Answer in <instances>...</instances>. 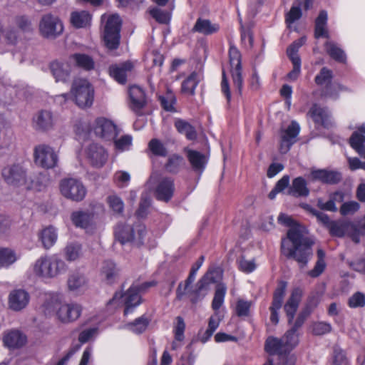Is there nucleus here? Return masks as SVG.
Segmentation results:
<instances>
[{"mask_svg": "<svg viewBox=\"0 0 365 365\" xmlns=\"http://www.w3.org/2000/svg\"><path fill=\"white\" fill-rule=\"evenodd\" d=\"M139 289L136 286H131L128 291L123 295L121 293L116 292L113 297L109 300L108 304H119V301L125 297V308L124 314L126 315L129 312H132L133 308L137 307L140 303V296L139 295Z\"/></svg>", "mask_w": 365, "mask_h": 365, "instance_id": "nucleus-13", "label": "nucleus"}, {"mask_svg": "<svg viewBox=\"0 0 365 365\" xmlns=\"http://www.w3.org/2000/svg\"><path fill=\"white\" fill-rule=\"evenodd\" d=\"M49 182V178L48 175L44 173H39L36 180H32L31 183L28 184L29 188H35L38 190L44 188Z\"/></svg>", "mask_w": 365, "mask_h": 365, "instance_id": "nucleus-58", "label": "nucleus"}, {"mask_svg": "<svg viewBox=\"0 0 365 365\" xmlns=\"http://www.w3.org/2000/svg\"><path fill=\"white\" fill-rule=\"evenodd\" d=\"M34 158L36 165L44 169L55 168L58 161L57 153L52 147L45 144L35 147Z\"/></svg>", "mask_w": 365, "mask_h": 365, "instance_id": "nucleus-9", "label": "nucleus"}, {"mask_svg": "<svg viewBox=\"0 0 365 365\" xmlns=\"http://www.w3.org/2000/svg\"><path fill=\"white\" fill-rule=\"evenodd\" d=\"M2 175L5 180L13 185H27L26 173L22 166L14 165L3 170Z\"/></svg>", "mask_w": 365, "mask_h": 365, "instance_id": "nucleus-14", "label": "nucleus"}, {"mask_svg": "<svg viewBox=\"0 0 365 365\" xmlns=\"http://www.w3.org/2000/svg\"><path fill=\"white\" fill-rule=\"evenodd\" d=\"M150 206V199L147 196H142L139 205V207L136 211V215L138 217H145L148 212V208Z\"/></svg>", "mask_w": 365, "mask_h": 365, "instance_id": "nucleus-64", "label": "nucleus"}, {"mask_svg": "<svg viewBox=\"0 0 365 365\" xmlns=\"http://www.w3.org/2000/svg\"><path fill=\"white\" fill-rule=\"evenodd\" d=\"M227 292V287L224 283H218L216 285L214 298L212 302V308L217 311L224 302L225 296Z\"/></svg>", "mask_w": 365, "mask_h": 365, "instance_id": "nucleus-43", "label": "nucleus"}, {"mask_svg": "<svg viewBox=\"0 0 365 365\" xmlns=\"http://www.w3.org/2000/svg\"><path fill=\"white\" fill-rule=\"evenodd\" d=\"M64 252L67 260L74 261L81 256V246L77 243H71L65 247Z\"/></svg>", "mask_w": 365, "mask_h": 365, "instance_id": "nucleus-47", "label": "nucleus"}, {"mask_svg": "<svg viewBox=\"0 0 365 365\" xmlns=\"http://www.w3.org/2000/svg\"><path fill=\"white\" fill-rule=\"evenodd\" d=\"M174 125L176 130L181 134H183L190 140H194L197 135L195 128L187 121L178 118L175 120Z\"/></svg>", "mask_w": 365, "mask_h": 365, "instance_id": "nucleus-38", "label": "nucleus"}, {"mask_svg": "<svg viewBox=\"0 0 365 365\" xmlns=\"http://www.w3.org/2000/svg\"><path fill=\"white\" fill-rule=\"evenodd\" d=\"M159 100L162 107L166 111L173 112L175 110L174 105L176 103V98L175 94L170 90L168 89L165 96H160Z\"/></svg>", "mask_w": 365, "mask_h": 365, "instance_id": "nucleus-46", "label": "nucleus"}, {"mask_svg": "<svg viewBox=\"0 0 365 365\" xmlns=\"http://www.w3.org/2000/svg\"><path fill=\"white\" fill-rule=\"evenodd\" d=\"M306 38L302 37L297 41H294L287 50V53L291 61H293L294 58H300L297 54L299 48L305 43Z\"/></svg>", "mask_w": 365, "mask_h": 365, "instance_id": "nucleus-54", "label": "nucleus"}, {"mask_svg": "<svg viewBox=\"0 0 365 365\" xmlns=\"http://www.w3.org/2000/svg\"><path fill=\"white\" fill-rule=\"evenodd\" d=\"M331 71L326 67H323L320 70V72L316 76L314 81L315 83L319 86H322L323 84H325L326 86L327 84L331 83Z\"/></svg>", "mask_w": 365, "mask_h": 365, "instance_id": "nucleus-51", "label": "nucleus"}, {"mask_svg": "<svg viewBox=\"0 0 365 365\" xmlns=\"http://www.w3.org/2000/svg\"><path fill=\"white\" fill-rule=\"evenodd\" d=\"M71 220L73 224L80 227H87L91 220V215L83 211H76L72 213Z\"/></svg>", "mask_w": 365, "mask_h": 365, "instance_id": "nucleus-44", "label": "nucleus"}, {"mask_svg": "<svg viewBox=\"0 0 365 365\" xmlns=\"http://www.w3.org/2000/svg\"><path fill=\"white\" fill-rule=\"evenodd\" d=\"M220 26L217 24H212L210 20L197 19L192 31L198 32L204 35H211L217 32Z\"/></svg>", "mask_w": 365, "mask_h": 365, "instance_id": "nucleus-31", "label": "nucleus"}, {"mask_svg": "<svg viewBox=\"0 0 365 365\" xmlns=\"http://www.w3.org/2000/svg\"><path fill=\"white\" fill-rule=\"evenodd\" d=\"M187 158L193 170L202 173L207 163V156L199 151L189 150Z\"/></svg>", "mask_w": 365, "mask_h": 365, "instance_id": "nucleus-27", "label": "nucleus"}, {"mask_svg": "<svg viewBox=\"0 0 365 365\" xmlns=\"http://www.w3.org/2000/svg\"><path fill=\"white\" fill-rule=\"evenodd\" d=\"M107 202L112 210L116 214H122L124 209L123 200L116 195H110L107 197Z\"/></svg>", "mask_w": 365, "mask_h": 365, "instance_id": "nucleus-55", "label": "nucleus"}, {"mask_svg": "<svg viewBox=\"0 0 365 365\" xmlns=\"http://www.w3.org/2000/svg\"><path fill=\"white\" fill-rule=\"evenodd\" d=\"M102 20L105 21L103 34L105 46L110 50L116 49L120 44L121 19L118 14H112L102 16Z\"/></svg>", "mask_w": 365, "mask_h": 365, "instance_id": "nucleus-5", "label": "nucleus"}, {"mask_svg": "<svg viewBox=\"0 0 365 365\" xmlns=\"http://www.w3.org/2000/svg\"><path fill=\"white\" fill-rule=\"evenodd\" d=\"M70 61L77 67L85 71L93 70L95 66V63L92 57L85 53H74L70 56Z\"/></svg>", "mask_w": 365, "mask_h": 365, "instance_id": "nucleus-34", "label": "nucleus"}, {"mask_svg": "<svg viewBox=\"0 0 365 365\" xmlns=\"http://www.w3.org/2000/svg\"><path fill=\"white\" fill-rule=\"evenodd\" d=\"M282 339L288 353L294 349L299 342V334L291 328L285 332Z\"/></svg>", "mask_w": 365, "mask_h": 365, "instance_id": "nucleus-41", "label": "nucleus"}, {"mask_svg": "<svg viewBox=\"0 0 365 365\" xmlns=\"http://www.w3.org/2000/svg\"><path fill=\"white\" fill-rule=\"evenodd\" d=\"M327 12L324 10L321 11L315 20L314 36L316 38L329 37L327 28Z\"/></svg>", "mask_w": 365, "mask_h": 365, "instance_id": "nucleus-33", "label": "nucleus"}, {"mask_svg": "<svg viewBox=\"0 0 365 365\" xmlns=\"http://www.w3.org/2000/svg\"><path fill=\"white\" fill-rule=\"evenodd\" d=\"M91 18L87 11H75L71 14L70 22L76 29L86 28L91 24Z\"/></svg>", "mask_w": 365, "mask_h": 365, "instance_id": "nucleus-30", "label": "nucleus"}, {"mask_svg": "<svg viewBox=\"0 0 365 365\" xmlns=\"http://www.w3.org/2000/svg\"><path fill=\"white\" fill-rule=\"evenodd\" d=\"M92 128L97 137L105 140H114L118 134L113 122L103 117L97 118Z\"/></svg>", "mask_w": 365, "mask_h": 365, "instance_id": "nucleus-12", "label": "nucleus"}, {"mask_svg": "<svg viewBox=\"0 0 365 365\" xmlns=\"http://www.w3.org/2000/svg\"><path fill=\"white\" fill-rule=\"evenodd\" d=\"M324 47L327 53L331 58L335 61L344 63L346 61V55L344 51L332 41H327L324 44Z\"/></svg>", "mask_w": 365, "mask_h": 365, "instance_id": "nucleus-40", "label": "nucleus"}, {"mask_svg": "<svg viewBox=\"0 0 365 365\" xmlns=\"http://www.w3.org/2000/svg\"><path fill=\"white\" fill-rule=\"evenodd\" d=\"M317 303L318 301L314 297L309 298L306 308L299 313L294 322H292L291 329L297 331L304 324L312 310L317 307Z\"/></svg>", "mask_w": 365, "mask_h": 365, "instance_id": "nucleus-29", "label": "nucleus"}, {"mask_svg": "<svg viewBox=\"0 0 365 365\" xmlns=\"http://www.w3.org/2000/svg\"><path fill=\"white\" fill-rule=\"evenodd\" d=\"M54 123V117L50 110H41L33 117V128L39 132H46L52 129Z\"/></svg>", "mask_w": 365, "mask_h": 365, "instance_id": "nucleus-15", "label": "nucleus"}, {"mask_svg": "<svg viewBox=\"0 0 365 365\" xmlns=\"http://www.w3.org/2000/svg\"><path fill=\"white\" fill-rule=\"evenodd\" d=\"M129 96L131 109L136 113H140L147 103L145 91L139 86H133L130 87Z\"/></svg>", "mask_w": 365, "mask_h": 365, "instance_id": "nucleus-21", "label": "nucleus"}, {"mask_svg": "<svg viewBox=\"0 0 365 365\" xmlns=\"http://www.w3.org/2000/svg\"><path fill=\"white\" fill-rule=\"evenodd\" d=\"M29 299L30 296L25 290H13L9 295V307L16 312L21 311L27 306Z\"/></svg>", "mask_w": 365, "mask_h": 365, "instance_id": "nucleus-20", "label": "nucleus"}, {"mask_svg": "<svg viewBox=\"0 0 365 365\" xmlns=\"http://www.w3.org/2000/svg\"><path fill=\"white\" fill-rule=\"evenodd\" d=\"M300 130L299 125L296 121H292L287 128L284 130L281 136L280 152L286 153L291 146L296 142L295 138Z\"/></svg>", "mask_w": 365, "mask_h": 365, "instance_id": "nucleus-17", "label": "nucleus"}, {"mask_svg": "<svg viewBox=\"0 0 365 365\" xmlns=\"http://www.w3.org/2000/svg\"><path fill=\"white\" fill-rule=\"evenodd\" d=\"M365 143V135L355 131L352 133L349 139V143L357 153L364 148Z\"/></svg>", "mask_w": 365, "mask_h": 365, "instance_id": "nucleus-52", "label": "nucleus"}, {"mask_svg": "<svg viewBox=\"0 0 365 365\" xmlns=\"http://www.w3.org/2000/svg\"><path fill=\"white\" fill-rule=\"evenodd\" d=\"M130 176L128 172L118 171L114 175V181L116 185L120 187H126L130 182Z\"/></svg>", "mask_w": 365, "mask_h": 365, "instance_id": "nucleus-63", "label": "nucleus"}, {"mask_svg": "<svg viewBox=\"0 0 365 365\" xmlns=\"http://www.w3.org/2000/svg\"><path fill=\"white\" fill-rule=\"evenodd\" d=\"M286 287L287 282H280L273 294V299L272 305L269 307V310L271 312L270 321L274 324H277L279 322L278 311L282 307L285 295Z\"/></svg>", "mask_w": 365, "mask_h": 365, "instance_id": "nucleus-16", "label": "nucleus"}, {"mask_svg": "<svg viewBox=\"0 0 365 365\" xmlns=\"http://www.w3.org/2000/svg\"><path fill=\"white\" fill-rule=\"evenodd\" d=\"M70 96L79 108H90L94 101V88L88 80L76 78L72 82L70 94L63 93L56 96V101L61 103L66 102Z\"/></svg>", "mask_w": 365, "mask_h": 365, "instance_id": "nucleus-2", "label": "nucleus"}, {"mask_svg": "<svg viewBox=\"0 0 365 365\" xmlns=\"http://www.w3.org/2000/svg\"><path fill=\"white\" fill-rule=\"evenodd\" d=\"M278 222L289 227L287 237L282 239V253L288 259H294L300 268L305 267L313 255L314 240L307 229L296 222L291 216L281 213Z\"/></svg>", "mask_w": 365, "mask_h": 365, "instance_id": "nucleus-1", "label": "nucleus"}, {"mask_svg": "<svg viewBox=\"0 0 365 365\" xmlns=\"http://www.w3.org/2000/svg\"><path fill=\"white\" fill-rule=\"evenodd\" d=\"M302 13L299 6L293 5L285 16V21L289 26L302 17Z\"/></svg>", "mask_w": 365, "mask_h": 365, "instance_id": "nucleus-59", "label": "nucleus"}, {"mask_svg": "<svg viewBox=\"0 0 365 365\" xmlns=\"http://www.w3.org/2000/svg\"><path fill=\"white\" fill-rule=\"evenodd\" d=\"M38 236L45 249L51 247L57 240V233L53 227H48L43 229Z\"/></svg>", "mask_w": 365, "mask_h": 365, "instance_id": "nucleus-39", "label": "nucleus"}, {"mask_svg": "<svg viewBox=\"0 0 365 365\" xmlns=\"http://www.w3.org/2000/svg\"><path fill=\"white\" fill-rule=\"evenodd\" d=\"M287 195L295 197H307L309 195L307 182L303 177L293 179L291 185L287 190Z\"/></svg>", "mask_w": 365, "mask_h": 365, "instance_id": "nucleus-24", "label": "nucleus"}, {"mask_svg": "<svg viewBox=\"0 0 365 365\" xmlns=\"http://www.w3.org/2000/svg\"><path fill=\"white\" fill-rule=\"evenodd\" d=\"M150 15L160 24H167L170 19V14L169 12L158 8L150 10Z\"/></svg>", "mask_w": 365, "mask_h": 365, "instance_id": "nucleus-60", "label": "nucleus"}, {"mask_svg": "<svg viewBox=\"0 0 365 365\" xmlns=\"http://www.w3.org/2000/svg\"><path fill=\"white\" fill-rule=\"evenodd\" d=\"M39 32L48 39H55L63 32V24L58 16L51 13L43 14L39 21Z\"/></svg>", "mask_w": 365, "mask_h": 365, "instance_id": "nucleus-8", "label": "nucleus"}, {"mask_svg": "<svg viewBox=\"0 0 365 365\" xmlns=\"http://www.w3.org/2000/svg\"><path fill=\"white\" fill-rule=\"evenodd\" d=\"M264 349L271 355H283L288 354L285 349L283 340L275 337H269L266 340Z\"/></svg>", "mask_w": 365, "mask_h": 365, "instance_id": "nucleus-32", "label": "nucleus"}, {"mask_svg": "<svg viewBox=\"0 0 365 365\" xmlns=\"http://www.w3.org/2000/svg\"><path fill=\"white\" fill-rule=\"evenodd\" d=\"M196 272L192 271L190 269L189 276L187 277V279L185 280V284L184 287H182V284L180 283L178 284L177 291H176V297L178 299L180 300L182 299L183 296L186 293V290L187 287L194 282L195 279Z\"/></svg>", "mask_w": 365, "mask_h": 365, "instance_id": "nucleus-53", "label": "nucleus"}, {"mask_svg": "<svg viewBox=\"0 0 365 365\" xmlns=\"http://www.w3.org/2000/svg\"><path fill=\"white\" fill-rule=\"evenodd\" d=\"M175 191L174 180L171 178H163L155 190L157 200L168 202L173 196Z\"/></svg>", "mask_w": 365, "mask_h": 365, "instance_id": "nucleus-18", "label": "nucleus"}, {"mask_svg": "<svg viewBox=\"0 0 365 365\" xmlns=\"http://www.w3.org/2000/svg\"><path fill=\"white\" fill-rule=\"evenodd\" d=\"M118 273L119 270L113 261L106 260L103 262L101 274L107 283H113L118 276Z\"/></svg>", "mask_w": 365, "mask_h": 365, "instance_id": "nucleus-36", "label": "nucleus"}, {"mask_svg": "<svg viewBox=\"0 0 365 365\" xmlns=\"http://www.w3.org/2000/svg\"><path fill=\"white\" fill-rule=\"evenodd\" d=\"M59 190L65 198L75 202L82 201L87 193V190L83 182L73 178L62 179L59 182Z\"/></svg>", "mask_w": 365, "mask_h": 365, "instance_id": "nucleus-6", "label": "nucleus"}, {"mask_svg": "<svg viewBox=\"0 0 365 365\" xmlns=\"http://www.w3.org/2000/svg\"><path fill=\"white\" fill-rule=\"evenodd\" d=\"M348 304L351 308L364 307L365 295L359 292H356L349 299Z\"/></svg>", "mask_w": 365, "mask_h": 365, "instance_id": "nucleus-61", "label": "nucleus"}, {"mask_svg": "<svg viewBox=\"0 0 365 365\" xmlns=\"http://www.w3.org/2000/svg\"><path fill=\"white\" fill-rule=\"evenodd\" d=\"M177 324L174 327L175 338L177 341H182L184 339V331L185 324L182 317L178 316L176 317Z\"/></svg>", "mask_w": 365, "mask_h": 365, "instance_id": "nucleus-62", "label": "nucleus"}, {"mask_svg": "<svg viewBox=\"0 0 365 365\" xmlns=\"http://www.w3.org/2000/svg\"><path fill=\"white\" fill-rule=\"evenodd\" d=\"M148 148L155 155L165 157L168 155L167 148L158 139H152L148 143Z\"/></svg>", "mask_w": 365, "mask_h": 365, "instance_id": "nucleus-48", "label": "nucleus"}, {"mask_svg": "<svg viewBox=\"0 0 365 365\" xmlns=\"http://www.w3.org/2000/svg\"><path fill=\"white\" fill-rule=\"evenodd\" d=\"M307 115L312 118L314 122L324 128H329L331 123L329 119V113L325 108H322L314 103L309 109Z\"/></svg>", "mask_w": 365, "mask_h": 365, "instance_id": "nucleus-22", "label": "nucleus"}, {"mask_svg": "<svg viewBox=\"0 0 365 365\" xmlns=\"http://www.w3.org/2000/svg\"><path fill=\"white\" fill-rule=\"evenodd\" d=\"M355 225L349 221H332L328 230L332 236L343 237L349 229H354Z\"/></svg>", "mask_w": 365, "mask_h": 365, "instance_id": "nucleus-37", "label": "nucleus"}, {"mask_svg": "<svg viewBox=\"0 0 365 365\" xmlns=\"http://www.w3.org/2000/svg\"><path fill=\"white\" fill-rule=\"evenodd\" d=\"M83 153L88 163L95 168L103 167L108 158L107 150L101 145L96 143L86 146Z\"/></svg>", "mask_w": 365, "mask_h": 365, "instance_id": "nucleus-10", "label": "nucleus"}, {"mask_svg": "<svg viewBox=\"0 0 365 365\" xmlns=\"http://www.w3.org/2000/svg\"><path fill=\"white\" fill-rule=\"evenodd\" d=\"M44 307L48 314L55 312L58 319L64 324L75 322L82 312L81 305L77 303H63L57 297H51L45 302Z\"/></svg>", "mask_w": 365, "mask_h": 365, "instance_id": "nucleus-3", "label": "nucleus"}, {"mask_svg": "<svg viewBox=\"0 0 365 365\" xmlns=\"http://www.w3.org/2000/svg\"><path fill=\"white\" fill-rule=\"evenodd\" d=\"M17 259L16 253L7 248H0V267H9Z\"/></svg>", "mask_w": 365, "mask_h": 365, "instance_id": "nucleus-45", "label": "nucleus"}, {"mask_svg": "<svg viewBox=\"0 0 365 365\" xmlns=\"http://www.w3.org/2000/svg\"><path fill=\"white\" fill-rule=\"evenodd\" d=\"M4 344L9 348H19L26 342V336L18 330H10L4 334Z\"/></svg>", "mask_w": 365, "mask_h": 365, "instance_id": "nucleus-28", "label": "nucleus"}, {"mask_svg": "<svg viewBox=\"0 0 365 365\" xmlns=\"http://www.w3.org/2000/svg\"><path fill=\"white\" fill-rule=\"evenodd\" d=\"M184 159L181 155L173 154L168 158L165 169L170 173H177L184 165Z\"/></svg>", "mask_w": 365, "mask_h": 365, "instance_id": "nucleus-42", "label": "nucleus"}, {"mask_svg": "<svg viewBox=\"0 0 365 365\" xmlns=\"http://www.w3.org/2000/svg\"><path fill=\"white\" fill-rule=\"evenodd\" d=\"M303 291L301 288L294 289L287 302L284 306V309L287 317L288 324H292L294 315L302 299Z\"/></svg>", "mask_w": 365, "mask_h": 365, "instance_id": "nucleus-19", "label": "nucleus"}, {"mask_svg": "<svg viewBox=\"0 0 365 365\" xmlns=\"http://www.w3.org/2000/svg\"><path fill=\"white\" fill-rule=\"evenodd\" d=\"M360 205L356 201H349L341 205L339 212L341 215H353L359 210Z\"/></svg>", "mask_w": 365, "mask_h": 365, "instance_id": "nucleus-57", "label": "nucleus"}, {"mask_svg": "<svg viewBox=\"0 0 365 365\" xmlns=\"http://www.w3.org/2000/svg\"><path fill=\"white\" fill-rule=\"evenodd\" d=\"M86 284L85 277L78 273L71 274L68 279V287L71 291H76Z\"/></svg>", "mask_w": 365, "mask_h": 365, "instance_id": "nucleus-49", "label": "nucleus"}, {"mask_svg": "<svg viewBox=\"0 0 365 365\" xmlns=\"http://www.w3.org/2000/svg\"><path fill=\"white\" fill-rule=\"evenodd\" d=\"M203 79V75L200 71L192 72L181 84V92L190 96L195 94V88L198 83Z\"/></svg>", "mask_w": 365, "mask_h": 365, "instance_id": "nucleus-26", "label": "nucleus"}, {"mask_svg": "<svg viewBox=\"0 0 365 365\" xmlns=\"http://www.w3.org/2000/svg\"><path fill=\"white\" fill-rule=\"evenodd\" d=\"M148 324L149 322L147 318L142 317L136 319L133 323L130 324L128 326L134 333L141 334L146 329Z\"/></svg>", "mask_w": 365, "mask_h": 365, "instance_id": "nucleus-56", "label": "nucleus"}, {"mask_svg": "<svg viewBox=\"0 0 365 365\" xmlns=\"http://www.w3.org/2000/svg\"><path fill=\"white\" fill-rule=\"evenodd\" d=\"M133 68L131 63L125 62L121 64L111 65L108 68L110 76L118 83L125 84L127 81V73Z\"/></svg>", "mask_w": 365, "mask_h": 365, "instance_id": "nucleus-25", "label": "nucleus"}, {"mask_svg": "<svg viewBox=\"0 0 365 365\" xmlns=\"http://www.w3.org/2000/svg\"><path fill=\"white\" fill-rule=\"evenodd\" d=\"M215 282V279L212 277V272H207L203 276V277H202L199 280V282H197V289L195 290L192 291L190 294V298L191 302L193 303V304H195L198 301L201 300L205 297V295L206 294L205 293L203 294H201V292L203 290H207L208 286L210 284L214 283Z\"/></svg>", "mask_w": 365, "mask_h": 365, "instance_id": "nucleus-23", "label": "nucleus"}, {"mask_svg": "<svg viewBox=\"0 0 365 365\" xmlns=\"http://www.w3.org/2000/svg\"><path fill=\"white\" fill-rule=\"evenodd\" d=\"M229 58L231 66V75L233 84L235 86H236L239 94L241 95L243 86L241 53L239 50L232 44H230V46Z\"/></svg>", "mask_w": 365, "mask_h": 365, "instance_id": "nucleus-11", "label": "nucleus"}, {"mask_svg": "<svg viewBox=\"0 0 365 365\" xmlns=\"http://www.w3.org/2000/svg\"><path fill=\"white\" fill-rule=\"evenodd\" d=\"M137 236L134 235V229L129 225L118 224L115 229V237L122 245L133 242L136 245L143 243L146 228L143 225L136 226Z\"/></svg>", "mask_w": 365, "mask_h": 365, "instance_id": "nucleus-7", "label": "nucleus"}, {"mask_svg": "<svg viewBox=\"0 0 365 365\" xmlns=\"http://www.w3.org/2000/svg\"><path fill=\"white\" fill-rule=\"evenodd\" d=\"M51 73L56 81H65L70 75L68 63L53 61L50 65Z\"/></svg>", "mask_w": 365, "mask_h": 365, "instance_id": "nucleus-35", "label": "nucleus"}, {"mask_svg": "<svg viewBox=\"0 0 365 365\" xmlns=\"http://www.w3.org/2000/svg\"><path fill=\"white\" fill-rule=\"evenodd\" d=\"M65 269V262L56 255L41 257L34 266V273L46 278L55 277Z\"/></svg>", "mask_w": 365, "mask_h": 365, "instance_id": "nucleus-4", "label": "nucleus"}, {"mask_svg": "<svg viewBox=\"0 0 365 365\" xmlns=\"http://www.w3.org/2000/svg\"><path fill=\"white\" fill-rule=\"evenodd\" d=\"M310 329L314 335L320 336L331 332V326L327 322H317L311 325Z\"/></svg>", "mask_w": 365, "mask_h": 365, "instance_id": "nucleus-50", "label": "nucleus"}]
</instances>
